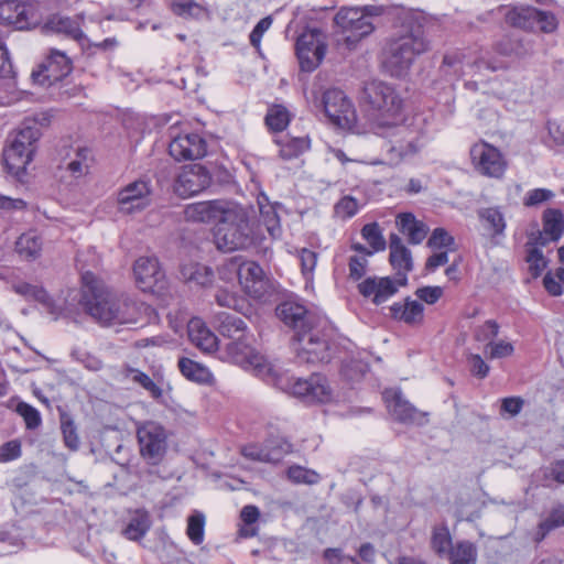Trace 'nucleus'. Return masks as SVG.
Wrapping results in <instances>:
<instances>
[{
  "mask_svg": "<svg viewBox=\"0 0 564 564\" xmlns=\"http://www.w3.org/2000/svg\"><path fill=\"white\" fill-rule=\"evenodd\" d=\"M140 455L147 464L159 465L167 451V434L165 429L153 421H147L137 429Z\"/></svg>",
  "mask_w": 564,
  "mask_h": 564,
  "instance_id": "nucleus-9",
  "label": "nucleus"
},
{
  "mask_svg": "<svg viewBox=\"0 0 564 564\" xmlns=\"http://www.w3.org/2000/svg\"><path fill=\"white\" fill-rule=\"evenodd\" d=\"M15 411L23 417L28 430H35L41 425L42 417L39 410L29 403L19 402Z\"/></svg>",
  "mask_w": 564,
  "mask_h": 564,
  "instance_id": "nucleus-53",
  "label": "nucleus"
},
{
  "mask_svg": "<svg viewBox=\"0 0 564 564\" xmlns=\"http://www.w3.org/2000/svg\"><path fill=\"white\" fill-rule=\"evenodd\" d=\"M133 273L139 288L143 291L153 290L164 279L155 257H140L133 265Z\"/></svg>",
  "mask_w": 564,
  "mask_h": 564,
  "instance_id": "nucleus-26",
  "label": "nucleus"
},
{
  "mask_svg": "<svg viewBox=\"0 0 564 564\" xmlns=\"http://www.w3.org/2000/svg\"><path fill=\"white\" fill-rule=\"evenodd\" d=\"M42 133L36 126V120L25 119L17 133L4 148L2 160L8 173L21 176L26 166L32 162L36 150V142Z\"/></svg>",
  "mask_w": 564,
  "mask_h": 564,
  "instance_id": "nucleus-6",
  "label": "nucleus"
},
{
  "mask_svg": "<svg viewBox=\"0 0 564 564\" xmlns=\"http://www.w3.org/2000/svg\"><path fill=\"white\" fill-rule=\"evenodd\" d=\"M238 281L245 292L257 300L269 293V281L263 269L254 261H243L237 269Z\"/></svg>",
  "mask_w": 564,
  "mask_h": 564,
  "instance_id": "nucleus-20",
  "label": "nucleus"
},
{
  "mask_svg": "<svg viewBox=\"0 0 564 564\" xmlns=\"http://www.w3.org/2000/svg\"><path fill=\"white\" fill-rule=\"evenodd\" d=\"M514 347L511 343L499 340L489 341L485 347V354L490 359H501L509 357L513 354Z\"/></svg>",
  "mask_w": 564,
  "mask_h": 564,
  "instance_id": "nucleus-55",
  "label": "nucleus"
},
{
  "mask_svg": "<svg viewBox=\"0 0 564 564\" xmlns=\"http://www.w3.org/2000/svg\"><path fill=\"white\" fill-rule=\"evenodd\" d=\"M207 143L198 133L178 134L172 138L169 153L176 161L198 160L205 156Z\"/></svg>",
  "mask_w": 564,
  "mask_h": 564,
  "instance_id": "nucleus-23",
  "label": "nucleus"
},
{
  "mask_svg": "<svg viewBox=\"0 0 564 564\" xmlns=\"http://www.w3.org/2000/svg\"><path fill=\"white\" fill-rule=\"evenodd\" d=\"M467 365L470 373L479 379L486 378L490 370L487 362L478 354H469L467 356Z\"/></svg>",
  "mask_w": 564,
  "mask_h": 564,
  "instance_id": "nucleus-59",
  "label": "nucleus"
},
{
  "mask_svg": "<svg viewBox=\"0 0 564 564\" xmlns=\"http://www.w3.org/2000/svg\"><path fill=\"white\" fill-rule=\"evenodd\" d=\"M527 247H528V250H527L525 261L529 265V272L531 273V275L533 278H538L539 275H541V273L545 269L546 260H545L542 251L540 250L541 246L529 245V241H528Z\"/></svg>",
  "mask_w": 564,
  "mask_h": 564,
  "instance_id": "nucleus-50",
  "label": "nucleus"
},
{
  "mask_svg": "<svg viewBox=\"0 0 564 564\" xmlns=\"http://www.w3.org/2000/svg\"><path fill=\"white\" fill-rule=\"evenodd\" d=\"M536 15L534 31L539 30L543 33H553L558 28V21L554 13L538 9Z\"/></svg>",
  "mask_w": 564,
  "mask_h": 564,
  "instance_id": "nucleus-56",
  "label": "nucleus"
},
{
  "mask_svg": "<svg viewBox=\"0 0 564 564\" xmlns=\"http://www.w3.org/2000/svg\"><path fill=\"white\" fill-rule=\"evenodd\" d=\"M275 313L280 321L294 332L292 347L296 362H329L330 330L325 321L295 301L280 303Z\"/></svg>",
  "mask_w": 564,
  "mask_h": 564,
  "instance_id": "nucleus-1",
  "label": "nucleus"
},
{
  "mask_svg": "<svg viewBox=\"0 0 564 564\" xmlns=\"http://www.w3.org/2000/svg\"><path fill=\"white\" fill-rule=\"evenodd\" d=\"M295 51L301 69L304 72H312L324 58L326 47L319 41V33L314 30L304 32L297 37Z\"/></svg>",
  "mask_w": 564,
  "mask_h": 564,
  "instance_id": "nucleus-18",
  "label": "nucleus"
},
{
  "mask_svg": "<svg viewBox=\"0 0 564 564\" xmlns=\"http://www.w3.org/2000/svg\"><path fill=\"white\" fill-rule=\"evenodd\" d=\"M90 159L91 151L88 148H78L74 152V156L65 164L64 170L69 173L72 178L77 180L88 173ZM59 169L62 170L63 166Z\"/></svg>",
  "mask_w": 564,
  "mask_h": 564,
  "instance_id": "nucleus-39",
  "label": "nucleus"
},
{
  "mask_svg": "<svg viewBox=\"0 0 564 564\" xmlns=\"http://www.w3.org/2000/svg\"><path fill=\"white\" fill-rule=\"evenodd\" d=\"M264 121L270 130L281 132L290 123V112L285 107L275 105L268 110Z\"/></svg>",
  "mask_w": 564,
  "mask_h": 564,
  "instance_id": "nucleus-46",
  "label": "nucleus"
},
{
  "mask_svg": "<svg viewBox=\"0 0 564 564\" xmlns=\"http://www.w3.org/2000/svg\"><path fill=\"white\" fill-rule=\"evenodd\" d=\"M429 50L424 26L413 18L404 19L400 29L388 42L382 66L392 77H403L415 58Z\"/></svg>",
  "mask_w": 564,
  "mask_h": 564,
  "instance_id": "nucleus-3",
  "label": "nucleus"
},
{
  "mask_svg": "<svg viewBox=\"0 0 564 564\" xmlns=\"http://www.w3.org/2000/svg\"><path fill=\"white\" fill-rule=\"evenodd\" d=\"M398 285L390 276H369L358 284V291L365 297L372 296L373 304L380 305L398 292Z\"/></svg>",
  "mask_w": 564,
  "mask_h": 564,
  "instance_id": "nucleus-27",
  "label": "nucleus"
},
{
  "mask_svg": "<svg viewBox=\"0 0 564 564\" xmlns=\"http://www.w3.org/2000/svg\"><path fill=\"white\" fill-rule=\"evenodd\" d=\"M554 193L546 188H534L529 191L524 197V205L528 207L538 206L553 198Z\"/></svg>",
  "mask_w": 564,
  "mask_h": 564,
  "instance_id": "nucleus-61",
  "label": "nucleus"
},
{
  "mask_svg": "<svg viewBox=\"0 0 564 564\" xmlns=\"http://www.w3.org/2000/svg\"><path fill=\"white\" fill-rule=\"evenodd\" d=\"M292 449L293 445L286 438L269 436L263 445H245L241 454L252 462L278 464Z\"/></svg>",
  "mask_w": 564,
  "mask_h": 564,
  "instance_id": "nucleus-14",
  "label": "nucleus"
},
{
  "mask_svg": "<svg viewBox=\"0 0 564 564\" xmlns=\"http://www.w3.org/2000/svg\"><path fill=\"white\" fill-rule=\"evenodd\" d=\"M361 237L365 239L373 252L383 251L386 249V240L382 230L377 221L366 224L361 228Z\"/></svg>",
  "mask_w": 564,
  "mask_h": 564,
  "instance_id": "nucleus-47",
  "label": "nucleus"
},
{
  "mask_svg": "<svg viewBox=\"0 0 564 564\" xmlns=\"http://www.w3.org/2000/svg\"><path fill=\"white\" fill-rule=\"evenodd\" d=\"M292 393L308 402H326L330 397L327 379L319 373H312L307 379L292 378L290 382Z\"/></svg>",
  "mask_w": 564,
  "mask_h": 564,
  "instance_id": "nucleus-21",
  "label": "nucleus"
},
{
  "mask_svg": "<svg viewBox=\"0 0 564 564\" xmlns=\"http://www.w3.org/2000/svg\"><path fill=\"white\" fill-rule=\"evenodd\" d=\"M389 248V261L395 270L398 284L406 285L408 273L413 269L411 251L403 245L402 239L397 234L390 235Z\"/></svg>",
  "mask_w": 564,
  "mask_h": 564,
  "instance_id": "nucleus-25",
  "label": "nucleus"
},
{
  "mask_svg": "<svg viewBox=\"0 0 564 564\" xmlns=\"http://www.w3.org/2000/svg\"><path fill=\"white\" fill-rule=\"evenodd\" d=\"M367 264L368 261L365 257L351 256L348 262L350 279L360 280L366 274Z\"/></svg>",
  "mask_w": 564,
  "mask_h": 564,
  "instance_id": "nucleus-64",
  "label": "nucleus"
},
{
  "mask_svg": "<svg viewBox=\"0 0 564 564\" xmlns=\"http://www.w3.org/2000/svg\"><path fill=\"white\" fill-rule=\"evenodd\" d=\"M419 117H414L411 122L402 117L401 120H395L373 132L375 134L389 140L390 148L388 152L391 159L401 161L406 156L414 155L420 150L423 137V129L417 123Z\"/></svg>",
  "mask_w": 564,
  "mask_h": 564,
  "instance_id": "nucleus-7",
  "label": "nucleus"
},
{
  "mask_svg": "<svg viewBox=\"0 0 564 564\" xmlns=\"http://www.w3.org/2000/svg\"><path fill=\"white\" fill-rule=\"evenodd\" d=\"M127 376L135 383L141 386L144 390L149 392V394L159 400L163 395L162 389L144 372L139 369L129 368L127 370Z\"/></svg>",
  "mask_w": 564,
  "mask_h": 564,
  "instance_id": "nucleus-48",
  "label": "nucleus"
},
{
  "mask_svg": "<svg viewBox=\"0 0 564 564\" xmlns=\"http://www.w3.org/2000/svg\"><path fill=\"white\" fill-rule=\"evenodd\" d=\"M441 72L445 75L459 78L463 75V54L459 52L445 54L441 65Z\"/></svg>",
  "mask_w": 564,
  "mask_h": 564,
  "instance_id": "nucleus-51",
  "label": "nucleus"
},
{
  "mask_svg": "<svg viewBox=\"0 0 564 564\" xmlns=\"http://www.w3.org/2000/svg\"><path fill=\"white\" fill-rule=\"evenodd\" d=\"M454 243V237L442 227L435 228L427 240V246L432 249H452Z\"/></svg>",
  "mask_w": 564,
  "mask_h": 564,
  "instance_id": "nucleus-54",
  "label": "nucleus"
},
{
  "mask_svg": "<svg viewBox=\"0 0 564 564\" xmlns=\"http://www.w3.org/2000/svg\"><path fill=\"white\" fill-rule=\"evenodd\" d=\"M399 230L408 236L412 245L421 243L427 234V227L424 223L417 220L412 213H401L397 217Z\"/></svg>",
  "mask_w": 564,
  "mask_h": 564,
  "instance_id": "nucleus-34",
  "label": "nucleus"
},
{
  "mask_svg": "<svg viewBox=\"0 0 564 564\" xmlns=\"http://www.w3.org/2000/svg\"><path fill=\"white\" fill-rule=\"evenodd\" d=\"M59 424L65 447L72 452H76L80 446V440L77 432V426L72 415L67 412H61Z\"/></svg>",
  "mask_w": 564,
  "mask_h": 564,
  "instance_id": "nucleus-43",
  "label": "nucleus"
},
{
  "mask_svg": "<svg viewBox=\"0 0 564 564\" xmlns=\"http://www.w3.org/2000/svg\"><path fill=\"white\" fill-rule=\"evenodd\" d=\"M454 544L446 525H440L433 529L431 546L440 557H447Z\"/></svg>",
  "mask_w": 564,
  "mask_h": 564,
  "instance_id": "nucleus-44",
  "label": "nucleus"
},
{
  "mask_svg": "<svg viewBox=\"0 0 564 564\" xmlns=\"http://www.w3.org/2000/svg\"><path fill=\"white\" fill-rule=\"evenodd\" d=\"M358 208L359 205L357 199L354 198L352 196L347 195L335 204L334 212L338 217L343 219H348L358 213Z\"/></svg>",
  "mask_w": 564,
  "mask_h": 564,
  "instance_id": "nucleus-57",
  "label": "nucleus"
},
{
  "mask_svg": "<svg viewBox=\"0 0 564 564\" xmlns=\"http://www.w3.org/2000/svg\"><path fill=\"white\" fill-rule=\"evenodd\" d=\"M360 107L372 132L389 127L404 116L405 100L398 88L382 80H371L364 85Z\"/></svg>",
  "mask_w": 564,
  "mask_h": 564,
  "instance_id": "nucleus-4",
  "label": "nucleus"
},
{
  "mask_svg": "<svg viewBox=\"0 0 564 564\" xmlns=\"http://www.w3.org/2000/svg\"><path fill=\"white\" fill-rule=\"evenodd\" d=\"M151 525L150 513L147 510L138 509L129 519L128 524L122 530V534L128 540L140 541L149 532Z\"/></svg>",
  "mask_w": 564,
  "mask_h": 564,
  "instance_id": "nucleus-35",
  "label": "nucleus"
},
{
  "mask_svg": "<svg viewBox=\"0 0 564 564\" xmlns=\"http://www.w3.org/2000/svg\"><path fill=\"white\" fill-rule=\"evenodd\" d=\"M564 525V507L560 506L557 508L552 509L550 514L539 523L536 531L534 533V542H542L547 534Z\"/></svg>",
  "mask_w": 564,
  "mask_h": 564,
  "instance_id": "nucleus-41",
  "label": "nucleus"
},
{
  "mask_svg": "<svg viewBox=\"0 0 564 564\" xmlns=\"http://www.w3.org/2000/svg\"><path fill=\"white\" fill-rule=\"evenodd\" d=\"M564 232V215L561 209L547 208L542 215V230L532 232L529 245L545 247L561 239Z\"/></svg>",
  "mask_w": 564,
  "mask_h": 564,
  "instance_id": "nucleus-22",
  "label": "nucleus"
},
{
  "mask_svg": "<svg viewBox=\"0 0 564 564\" xmlns=\"http://www.w3.org/2000/svg\"><path fill=\"white\" fill-rule=\"evenodd\" d=\"M334 23L337 41L343 42L349 50L375 29L367 8H341L336 13Z\"/></svg>",
  "mask_w": 564,
  "mask_h": 564,
  "instance_id": "nucleus-8",
  "label": "nucleus"
},
{
  "mask_svg": "<svg viewBox=\"0 0 564 564\" xmlns=\"http://www.w3.org/2000/svg\"><path fill=\"white\" fill-rule=\"evenodd\" d=\"M275 143L280 147L279 155L282 160L290 161L299 158L301 154L306 152L311 142L306 137L302 138H290L283 137L275 139Z\"/></svg>",
  "mask_w": 564,
  "mask_h": 564,
  "instance_id": "nucleus-37",
  "label": "nucleus"
},
{
  "mask_svg": "<svg viewBox=\"0 0 564 564\" xmlns=\"http://www.w3.org/2000/svg\"><path fill=\"white\" fill-rule=\"evenodd\" d=\"M390 316L408 325H417L423 322L424 306L421 302L406 297L403 303L395 302L390 307Z\"/></svg>",
  "mask_w": 564,
  "mask_h": 564,
  "instance_id": "nucleus-30",
  "label": "nucleus"
},
{
  "mask_svg": "<svg viewBox=\"0 0 564 564\" xmlns=\"http://www.w3.org/2000/svg\"><path fill=\"white\" fill-rule=\"evenodd\" d=\"M470 158L476 170L486 176L501 177L507 167L501 152L486 142L474 144Z\"/></svg>",
  "mask_w": 564,
  "mask_h": 564,
  "instance_id": "nucleus-16",
  "label": "nucleus"
},
{
  "mask_svg": "<svg viewBox=\"0 0 564 564\" xmlns=\"http://www.w3.org/2000/svg\"><path fill=\"white\" fill-rule=\"evenodd\" d=\"M477 215L482 228L489 236L492 238L505 236L507 224L505 215L499 207L480 208Z\"/></svg>",
  "mask_w": 564,
  "mask_h": 564,
  "instance_id": "nucleus-33",
  "label": "nucleus"
},
{
  "mask_svg": "<svg viewBox=\"0 0 564 564\" xmlns=\"http://www.w3.org/2000/svg\"><path fill=\"white\" fill-rule=\"evenodd\" d=\"M215 325L224 337L231 340L241 339L247 336V324L237 315L220 312L215 315Z\"/></svg>",
  "mask_w": 564,
  "mask_h": 564,
  "instance_id": "nucleus-31",
  "label": "nucleus"
},
{
  "mask_svg": "<svg viewBox=\"0 0 564 564\" xmlns=\"http://www.w3.org/2000/svg\"><path fill=\"white\" fill-rule=\"evenodd\" d=\"M212 183L209 171L200 164H189L182 169L174 181V192L182 198L202 193Z\"/></svg>",
  "mask_w": 564,
  "mask_h": 564,
  "instance_id": "nucleus-12",
  "label": "nucleus"
},
{
  "mask_svg": "<svg viewBox=\"0 0 564 564\" xmlns=\"http://www.w3.org/2000/svg\"><path fill=\"white\" fill-rule=\"evenodd\" d=\"M0 23L15 30H29L40 24V14L31 3L7 0L0 2Z\"/></svg>",
  "mask_w": 564,
  "mask_h": 564,
  "instance_id": "nucleus-11",
  "label": "nucleus"
},
{
  "mask_svg": "<svg viewBox=\"0 0 564 564\" xmlns=\"http://www.w3.org/2000/svg\"><path fill=\"white\" fill-rule=\"evenodd\" d=\"M214 243L223 252L245 250L254 245L256 232L250 213L232 204L213 229Z\"/></svg>",
  "mask_w": 564,
  "mask_h": 564,
  "instance_id": "nucleus-5",
  "label": "nucleus"
},
{
  "mask_svg": "<svg viewBox=\"0 0 564 564\" xmlns=\"http://www.w3.org/2000/svg\"><path fill=\"white\" fill-rule=\"evenodd\" d=\"M496 11L503 13L509 25L524 31H534V21L538 17L536 8L521 6L508 9L506 6H499Z\"/></svg>",
  "mask_w": 564,
  "mask_h": 564,
  "instance_id": "nucleus-29",
  "label": "nucleus"
},
{
  "mask_svg": "<svg viewBox=\"0 0 564 564\" xmlns=\"http://www.w3.org/2000/svg\"><path fill=\"white\" fill-rule=\"evenodd\" d=\"M260 221L271 237L280 234V218L273 206H260Z\"/></svg>",
  "mask_w": 564,
  "mask_h": 564,
  "instance_id": "nucleus-52",
  "label": "nucleus"
},
{
  "mask_svg": "<svg viewBox=\"0 0 564 564\" xmlns=\"http://www.w3.org/2000/svg\"><path fill=\"white\" fill-rule=\"evenodd\" d=\"M383 401L392 417L403 424L422 425L426 422L425 413L419 411L402 394L400 389H386Z\"/></svg>",
  "mask_w": 564,
  "mask_h": 564,
  "instance_id": "nucleus-17",
  "label": "nucleus"
},
{
  "mask_svg": "<svg viewBox=\"0 0 564 564\" xmlns=\"http://www.w3.org/2000/svg\"><path fill=\"white\" fill-rule=\"evenodd\" d=\"M213 279V270L205 265H196L194 271L188 276V281L194 282L200 286L210 284Z\"/></svg>",
  "mask_w": 564,
  "mask_h": 564,
  "instance_id": "nucleus-63",
  "label": "nucleus"
},
{
  "mask_svg": "<svg viewBox=\"0 0 564 564\" xmlns=\"http://www.w3.org/2000/svg\"><path fill=\"white\" fill-rule=\"evenodd\" d=\"M72 68V61L64 52L51 50L39 69L32 72V78L41 86H51L65 78Z\"/></svg>",
  "mask_w": 564,
  "mask_h": 564,
  "instance_id": "nucleus-13",
  "label": "nucleus"
},
{
  "mask_svg": "<svg viewBox=\"0 0 564 564\" xmlns=\"http://www.w3.org/2000/svg\"><path fill=\"white\" fill-rule=\"evenodd\" d=\"M446 558L449 564H477V545L469 540L456 541Z\"/></svg>",
  "mask_w": 564,
  "mask_h": 564,
  "instance_id": "nucleus-36",
  "label": "nucleus"
},
{
  "mask_svg": "<svg viewBox=\"0 0 564 564\" xmlns=\"http://www.w3.org/2000/svg\"><path fill=\"white\" fill-rule=\"evenodd\" d=\"M215 301L219 306L231 308L243 315H247L250 311V305L245 297L226 289H218L216 291Z\"/></svg>",
  "mask_w": 564,
  "mask_h": 564,
  "instance_id": "nucleus-42",
  "label": "nucleus"
},
{
  "mask_svg": "<svg viewBox=\"0 0 564 564\" xmlns=\"http://www.w3.org/2000/svg\"><path fill=\"white\" fill-rule=\"evenodd\" d=\"M172 10L180 17H198L203 7L194 0H176L172 6Z\"/></svg>",
  "mask_w": 564,
  "mask_h": 564,
  "instance_id": "nucleus-58",
  "label": "nucleus"
},
{
  "mask_svg": "<svg viewBox=\"0 0 564 564\" xmlns=\"http://www.w3.org/2000/svg\"><path fill=\"white\" fill-rule=\"evenodd\" d=\"M225 355L230 362L243 369L252 368L260 373L267 368L263 356L254 350L248 336L226 344Z\"/></svg>",
  "mask_w": 564,
  "mask_h": 564,
  "instance_id": "nucleus-19",
  "label": "nucleus"
},
{
  "mask_svg": "<svg viewBox=\"0 0 564 564\" xmlns=\"http://www.w3.org/2000/svg\"><path fill=\"white\" fill-rule=\"evenodd\" d=\"M15 251L22 259L33 261L41 256L42 240L34 232L22 234L15 242Z\"/></svg>",
  "mask_w": 564,
  "mask_h": 564,
  "instance_id": "nucleus-38",
  "label": "nucleus"
},
{
  "mask_svg": "<svg viewBox=\"0 0 564 564\" xmlns=\"http://www.w3.org/2000/svg\"><path fill=\"white\" fill-rule=\"evenodd\" d=\"M45 32L63 34L73 40H80L83 31L79 22L73 18L54 14L43 25Z\"/></svg>",
  "mask_w": 564,
  "mask_h": 564,
  "instance_id": "nucleus-32",
  "label": "nucleus"
},
{
  "mask_svg": "<svg viewBox=\"0 0 564 564\" xmlns=\"http://www.w3.org/2000/svg\"><path fill=\"white\" fill-rule=\"evenodd\" d=\"M187 334L191 343L203 352H212L218 346L217 336L198 317L188 322Z\"/></svg>",
  "mask_w": 564,
  "mask_h": 564,
  "instance_id": "nucleus-28",
  "label": "nucleus"
},
{
  "mask_svg": "<svg viewBox=\"0 0 564 564\" xmlns=\"http://www.w3.org/2000/svg\"><path fill=\"white\" fill-rule=\"evenodd\" d=\"M206 518L202 511L195 510L187 518L186 535L189 541L199 545L205 539Z\"/></svg>",
  "mask_w": 564,
  "mask_h": 564,
  "instance_id": "nucleus-45",
  "label": "nucleus"
},
{
  "mask_svg": "<svg viewBox=\"0 0 564 564\" xmlns=\"http://www.w3.org/2000/svg\"><path fill=\"white\" fill-rule=\"evenodd\" d=\"M80 304L97 322L106 326L137 325L142 318V306L128 297H115L104 282L91 272L82 275Z\"/></svg>",
  "mask_w": 564,
  "mask_h": 564,
  "instance_id": "nucleus-2",
  "label": "nucleus"
},
{
  "mask_svg": "<svg viewBox=\"0 0 564 564\" xmlns=\"http://www.w3.org/2000/svg\"><path fill=\"white\" fill-rule=\"evenodd\" d=\"M178 369L186 379L197 383H208L213 378L207 367L186 357L178 359Z\"/></svg>",
  "mask_w": 564,
  "mask_h": 564,
  "instance_id": "nucleus-40",
  "label": "nucleus"
},
{
  "mask_svg": "<svg viewBox=\"0 0 564 564\" xmlns=\"http://www.w3.org/2000/svg\"><path fill=\"white\" fill-rule=\"evenodd\" d=\"M499 328L496 321L488 319L475 330V339L477 341H494L492 339L499 334Z\"/></svg>",
  "mask_w": 564,
  "mask_h": 564,
  "instance_id": "nucleus-60",
  "label": "nucleus"
},
{
  "mask_svg": "<svg viewBox=\"0 0 564 564\" xmlns=\"http://www.w3.org/2000/svg\"><path fill=\"white\" fill-rule=\"evenodd\" d=\"M323 108L328 120L341 129H351L356 123V110L343 90L327 89L323 95Z\"/></svg>",
  "mask_w": 564,
  "mask_h": 564,
  "instance_id": "nucleus-10",
  "label": "nucleus"
},
{
  "mask_svg": "<svg viewBox=\"0 0 564 564\" xmlns=\"http://www.w3.org/2000/svg\"><path fill=\"white\" fill-rule=\"evenodd\" d=\"M286 475L294 484L316 485L321 480V475L317 471L300 465L290 466Z\"/></svg>",
  "mask_w": 564,
  "mask_h": 564,
  "instance_id": "nucleus-49",
  "label": "nucleus"
},
{
  "mask_svg": "<svg viewBox=\"0 0 564 564\" xmlns=\"http://www.w3.org/2000/svg\"><path fill=\"white\" fill-rule=\"evenodd\" d=\"M234 203L223 199L205 200L188 204L184 209L187 220L195 223L216 224L224 218Z\"/></svg>",
  "mask_w": 564,
  "mask_h": 564,
  "instance_id": "nucleus-24",
  "label": "nucleus"
},
{
  "mask_svg": "<svg viewBox=\"0 0 564 564\" xmlns=\"http://www.w3.org/2000/svg\"><path fill=\"white\" fill-rule=\"evenodd\" d=\"M152 186L149 180H137L118 192L119 210L132 214L145 209L151 204Z\"/></svg>",
  "mask_w": 564,
  "mask_h": 564,
  "instance_id": "nucleus-15",
  "label": "nucleus"
},
{
  "mask_svg": "<svg viewBox=\"0 0 564 564\" xmlns=\"http://www.w3.org/2000/svg\"><path fill=\"white\" fill-rule=\"evenodd\" d=\"M441 286H422L415 291V295L426 304L433 305L443 296Z\"/></svg>",
  "mask_w": 564,
  "mask_h": 564,
  "instance_id": "nucleus-62",
  "label": "nucleus"
}]
</instances>
